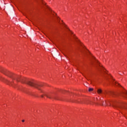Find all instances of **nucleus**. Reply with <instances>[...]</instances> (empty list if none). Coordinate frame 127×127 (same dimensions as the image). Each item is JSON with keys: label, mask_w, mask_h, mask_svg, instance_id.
Listing matches in <instances>:
<instances>
[{"label": "nucleus", "mask_w": 127, "mask_h": 127, "mask_svg": "<svg viewBox=\"0 0 127 127\" xmlns=\"http://www.w3.org/2000/svg\"><path fill=\"white\" fill-rule=\"evenodd\" d=\"M0 71L4 75H6V76L9 77V78H11L13 80H14L16 82H21L23 84H27L31 87L36 88L38 90H40V87L42 86V85H40L33 81L28 80L24 77H21L20 76H16L8 70H6V69H2Z\"/></svg>", "instance_id": "nucleus-1"}, {"label": "nucleus", "mask_w": 127, "mask_h": 127, "mask_svg": "<svg viewBox=\"0 0 127 127\" xmlns=\"http://www.w3.org/2000/svg\"><path fill=\"white\" fill-rule=\"evenodd\" d=\"M112 106L113 107V108H119L120 109H123V107L122 106L117 105V104H116V103H115L114 102H113Z\"/></svg>", "instance_id": "nucleus-2"}, {"label": "nucleus", "mask_w": 127, "mask_h": 127, "mask_svg": "<svg viewBox=\"0 0 127 127\" xmlns=\"http://www.w3.org/2000/svg\"><path fill=\"white\" fill-rule=\"evenodd\" d=\"M5 81L6 84H7L8 85H9V86H12L13 85V81H9L8 80L5 79Z\"/></svg>", "instance_id": "nucleus-3"}, {"label": "nucleus", "mask_w": 127, "mask_h": 127, "mask_svg": "<svg viewBox=\"0 0 127 127\" xmlns=\"http://www.w3.org/2000/svg\"><path fill=\"white\" fill-rule=\"evenodd\" d=\"M44 96H46V97H47V98H49V99H52V98L53 99H56L55 97H52L51 95H50V94H47V93H45L44 94Z\"/></svg>", "instance_id": "nucleus-4"}, {"label": "nucleus", "mask_w": 127, "mask_h": 127, "mask_svg": "<svg viewBox=\"0 0 127 127\" xmlns=\"http://www.w3.org/2000/svg\"><path fill=\"white\" fill-rule=\"evenodd\" d=\"M99 105L100 106H108V103L107 102L100 101Z\"/></svg>", "instance_id": "nucleus-5"}, {"label": "nucleus", "mask_w": 127, "mask_h": 127, "mask_svg": "<svg viewBox=\"0 0 127 127\" xmlns=\"http://www.w3.org/2000/svg\"><path fill=\"white\" fill-rule=\"evenodd\" d=\"M122 96L124 98H127V92L126 91L123 92Z\"/></svg>", "instance_id": "nucleus-6"}, {"label": "nucleus", "mask_w": 127, "mask_h": 127, "mask_svg": "<svg viewBox=\"0 0 127 127\" xmlns=\"http://www.w3.org/2000/svg\"><path fill=\"white\" fill-rule=\"evenodd\" d=\"M97 92L98 94H101V93H102V89H98Z\"/></svg>", "instance_id": "nucleus-7"}, {"label": "nucleus", "mask_w": 127, "mask_h": 127, "mask_svg": "<svg viewBox=\"0 0 127 127\" xmlns=\"http://www.w3.org/2000/svg\"><path fill=\"white\" fill-rule=\"evenodd\" d=\"M94 90V89L93 88H89L88 91L89 92H92V91H93Z\"/></svg>", "instance_id": "nucleus-8"}, {"label": "nucleus", "mask_w": 127, "mask_h": 127, "mask_svg": "<svg viewBox=\"0 0 127 127\" xmlns=\"http://www.w3.org/2000/svg\"><path fill=\"white\" fill-rule=\"evenodd\" d=\"M96 63H97L98 65H99V66L100 67H102V65H101V64H100V63L98 61H96Z\"/></svg>", "instance_id": "nucleus-9"}, {"label": "nucleus", "mask_w": 127, "mask_h": 127, "mask_svg": "<svg viewBox=\"0 0 127 127\" xmlns=\"http://www.w3.org/2000/svg\"><path fill=\"white\" fill-rule=\"evenodd\" d=\"M110 77H111L112 81H113L114 82L115 80V79L113 78V76H112V75H110Z\"/></svg>", "instance_id": "nucleus-10"}, {"label": "nucleus", "mask_w": 127, "mask_h": 127, "mask_svg": "<svg viewBox=\"0 0 127 127\" xmlns=\"http://www.w3.org/2000/svg\"><path fill=\"white\" fill-rule=\"evenodd\" d=\"M115 83L116 86H117V84L118 85V86H121V85H120V84L118 83V82H117V81H115Z\"/></svg>", "instance_id": "nucleus-11"}, {"label": "nucleus", "mask_w": 127, "mask_h": 127, "mask_svg": "<svg viewBox=\"0 0 127 127\" xmlns=\"http://www.w3.org/2000/svg\"><path fill=\"white\" fill-rule=\"evenodd\" d=\"M47 8H48V9H49L50 10H51V9H50V8H49V7H48V6H47Z\"/></svg>", "instance_id": "nucleus-12"}, {"label": "nucleus", "mask_w": 127, "mask_h": 127, "mask_svg": "<svg viewBox=\"0 0 127 127\" xmlns=\"http://www.w3.org/2000/svg\"><path fill=\"white\" fill-rule=\"evenodd\" d=\"M22 123H24V120H22Z\"/></svg>", "instance_id": "nucleus-13"}, {"label": "nucleus", "mask_w": 127, "mask_h": 127, "mask_svg": "<svg viewBox=\"0 0 127 127\" xmlns=\"http://www.w3.org/2000/svg\"><path fill=\"white\" fill-rule=\"evenodd\" d=\"M43 4H46V3H44V2H42Z\"/></svg>", "instance_id": "nucleus-14"}, {"label": "nucleus", "mask_w": 127, "mask_h": 127, "mask_svg": "<svg viewBox=\"0 0 127 127\" xmlns=\"http://www.w3.org/2000/svg\"><path fill=\"white\" fill-rule=\"evenodd\" d=\"M58 19H60V18H59V17H58Z\"/></svg>", "instance_id": "nucleus-15"}, {"label": "nucleus", "mask_w": 127, "mask_h": 127, "mask_svg": "<svg viewBox=\"0 0 127 127\" xmlns=\"http://www.w3.org/2000/svg\"><path fill=\"white\" fill-rule=\"evenodd\" d=\"M41 97H42V98H43V95H42V96H41Z\"/></svg>", "instance_id": "nucleus-16"}, {"label": "nucleus", "mask_w": 127, "mask_h": 127, "mask_svg": "<svg viewBox=\"0 0 127 127\" xmlns=\"http://www.w3.org/2000/svg\"><path fill=\"white\" fill-rule=\"evenodd\" d=\"M92 57H93V59H95V58L94 57L92 56Z\"/></svg>", "instance_id": "nucleus-17"}, {"label": "nucleus", "mask_w": 127, "mask_h": 127, "mask_svg": "<svg viewBox=\"0 0 127 127\" xmlns=\"http://www.w3.org/2000/svg\"><path fill=\"white\" fill-rule=\"evenodd\" d=\"M110 104V106H111V105H112V104L111 103H109Z\"/></svg>", "instance_id": "nucleus-18"}, {"label": "nucleus", "mask_w": 127, "mask_h": 127, "mask_svg": "<svg viewBox=\"0 0 127 127\" xmlns=\"http://www.w3.org/2000/svg\"><path fill=\"white\" fill-rule=\"evenodd\" d=\"M33 96H35V97H36V96H35V95H32Z\"/></svg>", "instance_id": "nucleus-19"}, {"label": "nucleus", "mask_w": 127, "mask_h": 127, "mask_svg": "<svg viewBox=\"0 0 127 127\" xmlns=\"http://www.w3.org/2000/svg\"><path fill=\"white\" fill-rule=\"evenodd\" d=\"M90 53V54L91 55H92V54H90V53Z\"/></svg>", "instance_id": "nucleus-20"}]
</instances>
